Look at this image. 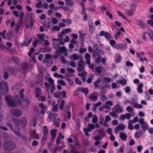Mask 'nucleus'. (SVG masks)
Returning a JSON list of instances; mask_svg holds the SVG:
<instances>
[{
    "label": "nucleus",
    "instance_id": "1",
    "mask_svg": "<svg viewBox=\"0 0 153 153\" xmlns=\"http://www.w3.org/2000/svg\"><path fill=\"white\" fill-rule=\"evenodd\" d=\"M65 43L62 41L59 42H54L53 43V46L56 50L54 52L55 54L53 56V58L57 59L62 53L65 56L68 54L67 49L64 46L60 47V45H63Z\"/></svg>",
    "mask_w": 153,
    "mask_h": 153
},
{
    "label": "nucleus",
    "instance_id": "2",
    "mask_svg": "<svg viewBox=\"0 0 153 153\" xmlns=\"http://www.w3.org/2000/svg\"><path fill=\"white\" fill-rule=\"evenodd\" d=\"M5 98L6 103L10 107H13L16 105V101L10 95H6Z\"/></svg>",
    "mask_w": 153,
    "mask_h": 153
},
{
    "label": "nucleus",
    "instance_id": "3",
    "mask_svg": "<svg viewBox=\"0 0 153 153\" xmlns=\"http://www.w3.org/2000/svg\"><path fill=\"white\" fill-rule=\"evenodd\" d=\"M95 74L98 76H103L106 74V71L104 68L102 66H97L93 71Z\"/></svg>",
    "mask_w": 153,
    "mask_h": 153
},
{
    "label": "nucleus",
    "instance_id": "4",
    "mask_svg": "<svg viewBox=\"0 0 153 153\" xmlns=\"http://www.w3.org/2000/svg\"><path fill=\"white\" fill-rule=\"evenodd\" d=\"M0 90L3 94L8 93V89L7 83L4 81L0 82Z\"/></svg>",
    "mask_w": 153,
    "mask_h": 153
},
{
    "label": "nucleus",
    "instance_id": "5",
    "mask_svg": "<svg viewBox=\"0 0 153 153\" xmlns=\"http://www.w3.org/2000/svg\"><path fill=\"white\" fill-rule=\"evenodd\" d=\"M15 146V144L13 142H7L4 143V148L5 149L11 151L14 148Z\"/></svg>",
    "mask_w": 153,
    "mask_h": 153
},
{
    "label": "nucleus",
    "instance_id": "6",
    "mask_svg": "<svg viewBox=\"0 0 153 153\" xmlns=\"http://www.w3.org/2000/svg\"><path fill=\"white\" fill-rule=\"evenodd\" d=\"M78 67L77 68V70L78 72H81L82 71L84 70V66L85 64L82 59H81L77 62Z\"/></svg>",
    "mask_w": 153,
    "mask_h": 153
},
{
    "label": "nucleus",
    "instance_id": "7",
    "mask_svg": "<svg viewBox=\"0 0 153 153\" xmlns=\"http://www.w3.org/2000/svg\"><path fill=\"white\" fill-rule=\"evenodd\" d=\"M98 95L99 94L97 93L93 92L89 94L88 98L91 101L94 102L97 100Z\"/></svg>",
    "mask_w": 153,
    "mask_h": 153
},
{
    "label": "nucleus",
    "instance_id": "8",
    "mask_svg": "<svg viewBox=\"0 0 153 153\" xmlns=\"http://www.w3.org/2000/svg\"><path fill=\"white\" fill-rule=\"evenodd\" d=\"M34 92L36 98H39L40 96H42V92L41 89L39 87H36L34 89Z\"/></svg>",
    "mask_w": 153,
    "mask_h": 153
},
{
    "label": "nucleus",
    "instance_id": "9",
    "mask_svg": "<svg viewBox=\"0 0 153 153\" xmlns=\"http://www.w3.org/2000/svg\"><path fill=\"white\" fill-rule=\"evenodd\" d=\"M69 59L71 60H80L82 59V56H79L76 54H74L71 55L69 57Z\"/></svg>",
    "mask_w": 153,
    "mask_h": 153
},
{
    "label": "nucleus",
    "instance_id": "10",
    "mask_svg": "<svg viewBox=\"0 0 153 153\" xmlns=\"http://www.w3.org/2000/svg\"><path fill=\"white\" fill-rule=\"evenodd\" d=\"M139 122L140 124L141 128L143 129H148V124L144 121L143 118H140L139 120Z\"/></svg>",
    "mask_w": 153,
    "mask_h": 153
},
{
    "label": "nucleus",
    "instance_id": "11",
    "mask_svg": "<svg viewBox=\"0 0 153 153\" xmlns=\"http://www.w3.org/2000/svg\"><path fill=\"white\" fill-rule=\"evenodd\" d=\"M78 33L79 35V40L81 42V44L83 45L84 42L85 41L84 37L85 36L86 34L85 33H82L80 30H78Z\"/></svg>",
    "mask_w": 153,
    "mask_h": 153
},
{
    "label": "nucleus",
    "instance_id": "12",
    "mask_svg": "<svg viewBox=\"0 0 153 153\" xmlns=\"http://www.w3.org/2000/svg\"><path fill=\"white\" fill-rule=\"evenodd\" d=\"M30 137L31 138L36 139L37 140L39 139V134H36L35 131L31 130L30 131Z\"/></svg>",
    "mask_w": 153,
    "mask_h": 153
},
{
    "label": "nucleus",
    "instance_id": "13",
    "mask_svg": "<svg viewBox=\"0 0 153 153\" xmlns=\"http://www.w3.org/2000/svg\"><path fill=\"white\" fill-rule=\"evenodd\" d=\"M130 114L128 113H126L125 114H122L120 117V120H124L126 119L127 120H129L131 117Z\"/></svg>",
    "mask_w": 153,
    "mask_h": 153
},
{
    "label": "nucleus",
    "instance_id": "14",
    "mask_svg": "<svg viewBox=\"0 0 153 153\" xmlns=\"http://www.w3.org/2000/svg\"><path fill=\"white\" fill-rule=\"evenodd\" d=\"M76 91L82 92L85 94L87 95L88 94V89L87 88H77Z\"/></svg>",
    "mask_w": 153,
    "mask_h": 153
},
{
    "label": "nucleus",
    "instance_id": "15",
    "mask_svg": "<svg viewBox=\"0 0 153 153\" xmlns=\"http://www.w3.org/2000/svg\"><path fill=\"white\" fill-rule=\"evenodd\" d=\"M11 112L13 115L16 116H19L21 114V111L18 109H11Z\"/></svg>",
    "mask_w": 153,
    "mask_h": 153
},
{
    "label": "nucleus",
    "instance_id": "16",
    "mask_svg": "<svg viewBox=\"0 0 153 153\" xmlns=\"http://www.w3.org/2000/svg\"><path fill=\"white\" fill-rule=\"evenodd\" d=\"M112 110L113 111L117 113H121L123 111L122 107L118 105H117L114 107L112 108Z\"/></svg>",
    "mask_w": 153,
    "mask_h": 153
},
{
    "label": "nucleus",
    "instance_id": "17",
    "mask_svg": "<svg viewBox=\"0 0 153 153\" xmlns=\"http://www.w3.org/2000/svg\"><path fill=\"white\" fill-rule=\"evenodd\" d=\"M30 65L26 62L23 63L22 65V68L24 71H26L28 70V68L30 67Z\"/></svg>",
    "mask_w": 153,
    "mask_h": 153
},
{
    "label": "nucleus",
    "instance_id": "18",
    "mask_svg": "<svg viewBox=\"0 0 153 153\" xmlns=\"http://www.w3.org/2000/svg\"><path fill=\"white\" fill-rule=\"evenodd\" d=\"M56 113H50L48 115V119L49 122H51L52 120H54L56 118Z\"/></svg>",
    "mask_w": 153,
    "mask_h": 153
},
{
    "label": "nucleus",
    "instance_id": "19",
    "mask_svg": "<svg viewBox=\"0 0 153 153\" xmlns=\"http://www.w3.org/2000/svg\"><path fill=\"white\" fill-rule=\"evenodd\" d=\"M39 107L41 108V113L42 114H44L47 109L46 105H44L43 103H40L39 105Z\"/></svg>",
    "mask_w": 153,
    "mask_h": 153
},
{
    "label": "nucleus",
    "instance_id": "20",
    "mask_svg": "<svg viewBox=\"0 0 153 153\" xmlns=\"http://www.w3.org/2000/svg\"><path fill=\"white\" fill-rule=\"evenodd\" d=\"M74 145L77 149H80L81 147V146L79 143L77 138L76 136H74Z\"/></svg>",
    "mask_w": 153,
    "mask_h": 153
},
{
    "label": "nucleus",
    "instance_id": "21",
    "mask_svg": "<svg viewBox=\"0 0 153 153\" xmlns=\"http://www.w3.org/2000/svg\"><path fill=\"white\" fill-rule=\"evenodd\" d=\"M126 45H124L123 44H117L114 46L115 48L117 49L122 50L124 49Z\"/></svg>",
    "mask_w": 153,
    "mask_h": 153
},
{
    "label": "nucleus",
    "instance_id": "22",
    "mask_svg": "<svg viewBox=\"0 0 153 153\" xmlns=\"http://www.w3.org/2000/svg\"><path fill=\"white\" fill-rule=\"evenodd\" d=\"M90 32L91 33H94L95 30V27L94 26V24L93 22L89 24L88 25Z\"/></svg>",
    "mask_w": 153,
    "mask_h": 153
},
{
    "label": "nucleus",
    "instance_id": "23",
    "mask_svg": "<svg viewBox=\"0 0 153 153\" xmlns=\"http://www.w3.org/2000/svg\"><path fill=\"white\" fill-rule=\"evenodd\" d=\"M143 87V83H140L138 85L137 88V91L140 94L142 93L143 92L142 88Z\"/></svg>",
    "mask_w": 153,
    "mask_h": 153
},
{
    "label": "nucleus",
    "instance_id": "24",
    "mask_svg": "<svg viewBox=\"0 0 153 153\" xmlns=\"http://www.w3.org/2000/svg\"><path fill=\"white\" fill-rule=\"evenodd\" d=\"M101 81L104 83H109L111 81V79L107 77H103L101 78Z\"/></svg>",
    "mask_w": 153,
    "mask_h": 153
},
{
    "label": "nucleus",
    "instance_id": "25",
    "mask_svg": "<svg viewBox=\"0 0 153 153\" xmlns=\"http://www.w3.org/2000/svg\"><path fill=\"white\" fill-rule=\"evenodd\" d=\"M32 39H30L29 40L27 41V39L26 38L24 40L23 43L21 44V46H23V45L25 46H28L30 43L32 41Z\"/></svg>",
    "mask_w": 153,
    "mask_h": 153
},
{
    "label": "nucleus",
    "instance_id": "26",
    "mask_svg": "<svg viewBox=\"0 0 153 153\" xmlns=\"http://www.w3.org/2000/svg\"><path fill=\"white\" fill-rule=\"evenodd\" d=\"M142 135V131L140 130H138L135 133V137L136 138H138L140 137Z\"/></svg>",
    "mask_w": 153,
    "mask_h": 153
},
{
    "label": "nucleus",
    "instance_id": "27",
    "mask_svg": "<svg viewBox=\"0 0 153 153\" xmlns=\"http://www.w3.org/2000/svg\"><path fill=\"white\" fill-rule=\"evenodd\" d=\"M20 122L23 127H25L27 124L26 119L25 117L21 118L20 119Z\"/></svg>",
    "mask_w": 153,
    "mask_h": 153
},
{
    "label": "nucleus",
    "instance_id": "28",
    "mask_svg": "<svg viewBox=\"0 0 153 153\" xmlns=\"http://www.w3.org/2000/svg\"><path fill=\"white\" fill-rule=\"evenodd\" d=\"M95 128V126L92 124H88L86 128L89 132H91L92 130L94 129Z\"/></svg>",
    "mask_w": 153,
    "mask_h": 153
},
{
    "label": "nucleus",
    "instance_id": "29",
    "mask_svg": "<svg viewBox=\"0 0 153 153\" xmlns=\"http://www.w3.org/2000/svg\"><path fill=\"white\" fill-rule=\"evenodd\" d=\"M10 73L8 68L4 69L3 71V76L4 79H7L8 76V74Z\"/></svg>",
    "mask_w": 153,
    "mask_h": 153
},
{
    "label": "nucleus",
    "instance_id": "30",
    "mask_svg": "<svg viewBox=\"0 0 153 153\" xmlns=\"http://www.w3.org/2000/svg\"><path fill=\"white\" fill-rule=\"evenodd\" d=\"M102 104V102H101L99 101L97 103H94L93 104V110L94 111H96L97 109V107L100 106Z\"/></svg>",
    "mask_w": 153,
    "mask_h": 153
},
{
    "label": "nucleus",
    "instance_id": "31",
    "mask_svg": "<svg viewBox=\"0 0 153 153\" xmlns=\"http://www.w3.org/2000/svg\"><path fill=\"white\" fill-rule=\"evenodd\" d=\"M33 14L31 13H29L27 15V17L28 19L30 21L31 24H32L34 21L33 19Z\"/></svg>",
    "mask_w": 153,
    "mask_h": 153
},
{
    "label": "nucleus",
    "instance_id": "32",
    "mask_svg": "<svg viewBox=\"0 0 153 153\" xmlns=\"http://www.w3.org/2000/svg\"><path fill=\"white\" fill-rule=\"evenodd\" d=\"M85 58L86 59V62L88 65H89L91 63V62L90 60V54L86 53L85 54Z\"/></svg>",
    "mask_w": 153,
    "mask_h": 153
},
{
    "label": "nucleus",
    "instance_id": "33",
    "mask_svg": "<svg viewBox=\"0 0 153 153\" xmlns=\"http://www.w3.org/2000/svg\"><path fill=\"white\" fill-rule=\"evenodd\" d=\"M10 73L14 74L18 71V69L16 67H13L11 68H8Z\"/></svg>",
    "mask_w": 153,
    "mask_h": 153
},
{
    "label": "nucleus",
    "instance_id": "34",
    "mask_svg": "<svg viewBox=\"0 0 153 153\" xmlns=\"http://www.w3.org/2000/svg\"><path fill=\"white\" fill-rule=\"evenodd\" d=\"M119 135L120 138L123 140H126L127 138L126 134L124 133H120Z\"/></svg>",
    "mask_w": 153,
    "mask_h": 153
},
{
    "label": "nucleus",
    "instance_id": "35",
    "mask_svg": "<svg viewBox=\"0 0 153 153\" xmlns=\"http://www.w3.org/2000/svg\"><path fill=\"white\" fill-rule=\"evenodd\" d=\"M117 82L118 83H120L122 85H126L127 84V80L124 79H123L117 81Z\"/></svg>",
    "mask_w": 153,
    "mask_h": 153
},
{
    "label": "nucleus",
    "instance_id": "36",
    "mask_svg": "<svg viewBox=\"0 0 153 153\" xmlns=\"http://www.w3.org/2000/svg\"><path fill=\"white\" fill-rule=\"evenodd\" d=\"M37 36L38 38L39 39V41H41L42 42H43L44 40V37L45 35L44 33H42L41 34H38Z\"/></svg>",
    "mask_w": 153,
    "mask_h": 153
},
{
    "label": "nucleus",
    "instance_id": "37",
    "mask_svg": "<svg viewBox=\"0 0 153 153\" xmlns=\"http://www.w3.org/2000/svg\"><path fill=\"white\" fill-rule=\"evenodd\" d=\"M99 135L102 137H104L105 135V132L104 130L103 129H100L99 132Z\"/></svg>",
    "mask_w": 153,
    "mask_h": 153
},
{
    "label": "nucleus",
    "instance_id": "38",
    "mask_svg": "<svg viewBox=\"0 0 153 153\" xmlns=\"http://www.w3.org/2000/svg\"><path fill=\"white\" fill-rule=\"evenodd\" d=\"M133 123L132 120H130L128 121V128L130 130H133V126L132 125Z\"/></svg>",
    "mask_w": 153,
    "mask_h": 153
},
{
    "label": "nucleus",
    "instance_id": "39",
    "mask_svg": "<svg viewBox=\"0 0 153 153\" xmlns=\"http://www.w3.org/2000/svg\"><path fill=\"white\" fill-rule=\"evenodd\" d=\"M71 30L70 28H68L67 29H64L61 32V33L62 34L64 35L65 33H70L71 32Z\"/></svg>",
    "mask_w": 153,
    "mask_h": 153
},
{
    "label": "nucleus",
    "instance_id": "40",
    "mask_svg": "<svg viewBox=\"0 0 153 153\" xmlns=\"http://www.w3.org/2000/svg\"><path fill=\"white\" fill-rule=\"evenodd\" d=\"M57 130L56 129H51L50 131V134L52 137H56Z\"/></svg>",
    "mask_w": 153,
    "mask_h": 153
},
{
    "label": "nucleus",
    "instance_id": "41",
    "mask_svg": "<svg viewBox=\"0 0 153 153\" xmlns=\"http://www.w3.org/2000/svg\"><path fill=\"white\" fill-rule=\"evenodd\" d=\"M98 121V119L97 116L96 115H94L92 116V122L93 123H95Z\"/></svg>",
    "mask_w": 153,
    "mask_h": 153
},
{
    "label": "nucleus",
    "instance_id": "42",
    "mask_svg": "<svg viewBox=\"0 0 153 153\" xmlns=\"http://www.w3.org/2000/svg\"><path fill=\"white\" fill-rule=\"evenodd\" d=\"M13 121H9L7 122V125L13 131V128L12 125Z\"/></svg>",
    "mask_w": 153,
    "mask_h": 153
},
{
    "label": "nucleus",
    "instance_id": "43",
    "mask_svg": "<svg viewBox=\"0 0 153 153\" xmlns=\"http://www.w3.org/2000/svg\"><path fill=\"white\" fill-rule=\"evenodd\" d=\"M42 132L44 134L47 135L48 132V127L46 126H44L43 127Z\"/></svg>",
    "mask_w": 153,
    "mask_h": 153
},
{
    "label": "nucleus",
    "instance_id": "44",
    "mask_svg": "<svg viewBox=\"0 0 153 153\" xmlns=\"http://www.w3.org/2000/svg\"><path fill=\"white\" fill-rule=\"evenodd\" d=\"M60 27H59V26H53L51 29V30L53 32L54 31V30L58 31L60 30Z\"/></svg>",
    "mask_w": 153,
    "mask_h": 153
},
{
    "label": "nucleus",
    "instance_id": "45",
    "mask_svg": "<svg viewBox=\"0 0 153 153\" xmlns=\"http://www.w3.org/2000/svg\"><path fill=\"white\" fill-rule=\"evenodd\" d=\"M65 102L64 100H62L59 106V108L61 110L63 109V107H64Z\"/></svg>",
    "mask_w": 153,
    "mask_h": 153
},
{
    "label": "nucleus",
    "instance_id": "46",
    "mask_svg": "<svg viewBox=\"0 0 153 153\" xmlns=\"http://www.w3.org/2000/svg\"><path fill=\"white\" fill-rule=\"evenodd\" d=\"M94 77V75L92 74H91L90 75L89 78L87 80V82L88 83H91L92 81V79Z\"/></svg>",
    "mask_w": 153,
    "mask_h": 153
},
{
    "label": "nucleus",
    "instance_id": "47",
    "mask_svg": "<svg viewBox=\"0 0 153 153\" xmlns=\"http://www.w3.org/2000/svg\"><path fill=\"white\" fill-rule=\"evenodd\" d=\"M139 27L142 28H144L146 27V26L144 23L142 21H140L138 22Z\"/></svg>",
    "mask_w": 153,
    "mask_h": 153
},
{
    "label": "nucleus",
    "instance_id": "48",
    "mask_svg": "<svg viewBox=\"0 0 153 153\" xmlns=\"http://www.w3.org/2000/svg\"><path fill=\"white\" fill-rule=\"evenodd\" d=\"M133 106L134 107L138 108L141 109L143 108V106L142 105L137 103H134Z\"/></svg>",
    "mask_w": 153,
    "mask_h": 153
},
{
    "label": "nucleus",
    "instance_id": "49",
    "mask_svg": "<svg viewBox=\"0 0 153 153\" xmlns=\"http://www.w3.org/2000/svg\"><path fill=\"white\" fill-rule=\"evenodd\" d=\"M44 85L46 89V91L48 93V95H49V89L50 88V86H49V84L47 82H44Z\"/></svg>",
    "mask_w": 153,
    "mask_h": 153
},
{
    "label": "nucleus",
    "instance_id": "50",
    "mask_svg": "<svg viewBox=\"0 0 153 153\" xmlns=\"http://www.w3.org/2000/svg\"><path fill=\"white\" fill-rule=\"evenodd\" d=\"M50 88L51 92L53 94L55 89V87L54 85H49Z\"/></svg>",
    "mask_w": 153,
    "mask_h": 153
},
{
    "label": "nucleus",
    "instance_id": "51",
    "mask_svg": "<svg viewBox=\"0 0 153 153\" xmlns=\"http://www.w3.org/2000/svg\"><path fill=\"white\" fill-rule=\"evenodd\" d=\"M60 147L58 146H55L52 151V153H56L57 152V150L60 151Z\"/></svg>",
    "mask_w": 153,
    "mask_h": 153
},
{
    "label": "nucleus",
    "instance_id": "52",
    "mask_svg": "<svg viewBox=\"0 0 153 153\" xmlns=\"http://www.w3.org/2000/svg\"><path fill=\"white\" fill-rule=\"evenodd\" d=\"M48 81L49 83V85H54V80L51 78H49L48 79Z\"/></svg>",
    "mask_w": 153,
    "mask_h": 153
},
{
    "label": "nucleus",
    "instance_id": "53",
    "mask_svg": "<svg viewBox=\"0 0 153 153\" xmlns=\"http://www.w3.org/2000/svg\"><path fill=\"white\" fill-rule=\"evenodd\" d=\"M23 103H25V104H24L25 106H27V105L30 103V102L29 101V99L28 98H26L25 100H23Z\"/></svg>",
    "mask_w": 153,
    "mask_h": 153
},
{
    "label": "nucleus",
    "instance_id": "54",
    "mask_svg": "<svg viewBox=\"0 0 153 153\" xmlns=\"http://www.w3.org/2000/svg\"><path fill=\"white\" fill-rule=\"evenodd\" d=\"M57 83L63 86H65L66 85L65 82L62 79L58 80L57 81Z\"/></svg>",
    "mask_w": 153,
    "mask_h": 153
},
{
    "label": "nucleus",
    "instance_id": "55",
    "mask_svg": "<svg viewBox=\"0 0 153 153\" xmlns=\"http://www.w3.org/2000/svg\"><path fill=\"white\" fill-rule=\"evenodd\" d=\"M134 10H132L131 9L129 10H126V13L128 15L130 16H131L132 15V14L133 13Z\"/></svg>",
    "mask_w": 153,
    "mask_h": 153
},
{
    "label": "nucleus",
    "instance_id": "56",
    "mask_svg": "<svg viewBox=\"0 0 153 153\" xmlns=\"http://www.w3.org/2000/svg\"><path fill=\"white\" fill-rule=\"evenodd\" d=\"M24 90L23 89H21L19 92L20 97L21 99H23L24 98Z\"/></svg>",
    "mask_w": 153,
    "mask_h": 153
},
{
    "label": "nucleus",
    "instance_id": "57",
    "mask_svg": "<svg viewBox=\"0 0 153 153\" xmlns=\"http://www.w3.org/2000/svg\"><path fill=\"white\" fill-rule=\"evenodd\" d=\"M12 131L15 133V134H16V135L20 137V138H22L23 139H24L25 138V137H22L21 135V134L19 132L16 131L14 129L13 131Z\"/></svg>",
    "mask_w": 153,
    "mask_h": 153
},
{
    "label": "nucleus",
    "instance_id": "58",
    "mask_svg": "<svg viewBox=\"0 0 153 153\" xmlns=\"http://www.w3.org/2000/svg\"><path fill=\"white\" fill-rule=\"evenodd\" d=\"M83 131L86 137H90V135L88 132L89 131L87 129L85 128H84L83 129Z\"/></svg>",
    "mask_w": 153,
    "mask_h": 153
},
{
    "label": "nucleus",
    "instance_id": "59",
    "mask_svg": "<svg viewBox=\"0 0 153 153\" xmlns=\"http://www.w3.org/2000/svg\"><path fill=\"white\" fill-rule=\"evenodd\" d=\"M61 96V93L59 91H57L54 94V96L56 98H58Z\"/></svg>",
    "mask_w": 153,
    "mask_h": 153
},
{
    "label": "nucleus",
    "instance_id": "60",
    "mask_svg": "<svg viewBox=\"0 0 153 153\" xmlns=\"http://www.w3.org/2000/svg\"><path fill=\"white\" fill-rule=\"evenodd\" d=\"M82 71L81 73H78V75L82 76H85L87 74V72L85 71H84V70Z\"/></svg>",
    "mask_w": 153,
    "mask_h": 153
},
{
    "label": "nucleus",
    "instance_id": "61",
    "mask_svg": "<svg viewBox=\"0 0 153 153\" xmlns=\"http://www.w3.org/2000/svg\"><path fill=\"white\" fill-rule=\"evenodd\" d=\"M101 80L99 79L94 82V86L96 87H98V84L100 82Z\"/></svg>",
    "mask_w": 153,
    "mask_h": 153
},
{
    "label": "nucleus",
    "instance_id": "62",
    "mask_svg": "<svg viewBox=\"0 0 153 153\" xmlns=\"http://www.w3.org/2000/svg\"><path fill=\"white\" fill-rule=\"evenodd\" d=\"M69 65L72 67H75L76 66V63L73 61H71L69 62Z\"/></svg>",
    "mask_w": 153,
    "mask_h": 153
},
{
    "label": "nucleus",
    "instance_id": "63",
    "mask_svg": "<svg viewBox=\"0 0 153 153\" xmlns=\"http://www.w3.org/2000/svg\"><path fill=\"white\" fill-rule=\"evenodd\" d=\"M66 4L68 6H72L73 3L71 0H65Z\"/></svg>",
    "mask_w": 153,
    "mask_h": 153
},
{
    "label": "nucleus",
    "instance_id": "64",
    "mask_svg": "<svg viewBox=\"0 0 153 153\" xmlns=\"http://www.w3.org/2000/svg\"><path fill=\"white\" fill-rule=\"evenodd\" d=\"M148 35L151 38V39L153 41V32L152 31H150L147 33Z\"/></svg>",
    "mask_w": 153,
    "mask_h": 153
}]
</instances>
